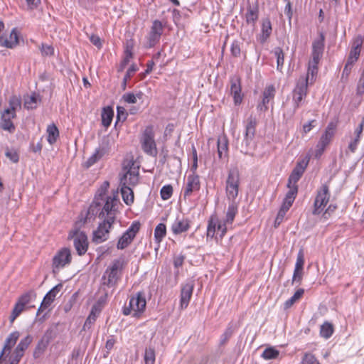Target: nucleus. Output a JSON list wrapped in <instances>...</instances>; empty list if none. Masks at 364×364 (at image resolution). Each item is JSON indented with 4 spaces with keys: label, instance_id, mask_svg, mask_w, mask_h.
I'll return each mask as SVG.
<instances>
[{
    "label": "nucleus",
    "instance_id": "nucleus-1",
    "mask_svg": "<svg viewBox=\"0 0 364 364\" xmlns=\"http://www.w3.org/2000/svg\"><path fill=\"white\" fill-rule=\"evenodd\" d=\"M118 200L114 198H109L105 203L100 213V218L103 221L100 223L96 230L93 232L92 241L97 244L103 242L109 238V230L114 223L117 214Z\"/></svg>",
    "mask_w": 364,
    "mask_h": 364
},
{
    "label": "nucleus",
    "instance_id": "nucleus-2",
    "mask_svg": "<svg viewBox=\"0 0 364 364\" xmlns=\"http://www.w3.org/2000/svg\"><path fill=\"white\" fill-rule=\"evenodd\" d=\"M125 266L124 258L114 259L109 266L102 277V286L109 288L114 287L120 278L123 268Z\"/></svg>",
    "mask_w": 364,
    "mask_h": 364
},
{
    "label": "nucleus",
    "instance_id": "nucleus-3",
    "mask_svg": "<svg viewBox=\"0 0 364 364\" xmlns=\"http://www.w3.org/2000/svg\"><path fill=\"white\" fill-rule=\"evenodd\" d=\"M155 134L153 126H147L140 136V143L142 150L147 155L156 156L158 150L154 139Z\"/></svg>",
    "mask_w": 364,
    "mask_h": 364
},
{
    "label": "nucleus",
    "instance_id": "nucleus-4",
    "mask_svg": "<svg viewBox=\"0 0 364 364\" xmlns=\"http://www.w3.org/2000/svg\"><path fill=\"white\" fill-rule=\"evenodd\" d=\"M240 172L237 167L230 168L226 180V196L229 200H235L239 193Z\"/></svg>",
    "mask_w": 364,
    "mask_h": 364
},
{
    "label": "nucleus",
    "instance_id": "nucleus-5",
    "mask_svg": "<svg viewBox=\"0 0 364 364\" xmlns=\"http://www.w3.org/2000/svg\"><path fill=\"white\" fill-rule=\"evenodd\" d=\"M146 304L144 293L141 291L137 292L135 296L130 299L129 306L124 307L123 314L125 316H128L133 311V316L138 317L139 313L145 310Z\"/></svg>",
    "mask_w": 364,
    "mask_h": 364
},
{
    "label": "nucleus",
    "instance_id": "nucleus-6",
    "mask_svg": "<svg viewBox=\"0 0 364 364\" xmlns=\"http://www.w3.org/2000/svg\"><path fill=\"white\" fill-rule=\"evenodd\" d=\"M308 93V77H300L292 91L294 113L301 105Z\"/></svg>",
    "mask_w": 364,
    "mask_h": 364
},
{
    "label": "nucleus",
    "instance_id": "nucleus-7",
    "mask_svg": "<svg viewBox=\"0 0 364 364\" xmlns=\"http://www.w3.org/2000/svg\"><path fill=\"white\" fill-rule=\"evenodd\" d=\"M329 198V187L327 184H323L321 188L318 190L314 200V208L312 210L313 215H316L321 213L324 208L328 204Z\"/></svg>",
    "mask_w": 364,
    "mask_h": 364
},
{
    "label": "nucleus",
    "instance_id": "nucleus-8",
    "mask_svg": "<svg viewBox=\"0 0 364 364\" xmlns=\"http://www.w3.org/2000/svg\"><path fill=\"white\" fill-rule=\"evenodd\" d=\"M336 126L333 122H330L325 129L324 133L321 135L315 150V157L319 158L323 154L326 146L333 139Z\"/></svg>",
    "mask_w": 364,
    "mask_h": 364
},
{
    "label": "nucleus",
    "instance_id": "nucleus-9",
    "mask_svg": "<svg viewBox=\"0 0 364 364\" xmlns=\"http://www.w3.org/2000/svg\"><path fill=\"white\" fill-rule=\"evenodd\" d=\"M140 228L141 223L139 221L133 222L131 226L119 239L117 244V248L118 250H124L128 247L136 237V235L139 231Z\"/></svg>",
    "mask_w": 364,
    "mask_h": 364
},
{
    "label": "nucleus",
    "instance_id": "nucleus-10",
    "mask_svg": "<svg viewBox=\"0 0 364 364\" xmlns=\"http://www.w3.org/2000/svg\"><path fill=\"white\" fill-rule=\"evenodd\" d=\"M257 124V120L252 115L250 116L247 119L244 139L242 141L240 144L241 151L246 152L247 147L253 141L255 135Z\"/></svg>",
    "mask_w": 364,
    "mask_h": 364
},
{
    "label": "nucleus",
    "instance_id": "nucleus-11",
    "mask_svg": "<svg viewBox=\"0 0 364 364\" xmlns=\"http://www.w3.org/2000/svg\"><path fill=\"white\" fill-rule=\"evenodd\" d=\"M68 239H73L75 248L79 255H83L87 250V237L84 232L78 230H71Z\"/></svg>",
    "mask_w": 364,
    "mask_h": 364
},
{
    "label": "nucleus",
    "instance_id": "nucleus-12",
    "mask_svg": "<svg viewBox=\"0 0 364 364\" xmlns=\"http://www.w3.org/2000/svg\"><path fill=\"white\" fill-rule=\"evenodd\" d=\"M117 197L118 192L117 191L116 193H113V196L107 197L106 200H107V199L109 198H114L119 201ZM106 202L107 201L100 200V198L98 197H95L93 202L90 205L87 211L86 216L84 219L83 223H85L87 220L90 221L91 219H95L97 215H98V217L100 218V213Z\"/></svg>",
    "mask_w": 364,
    "mask_h": 364
},
{
    "label": "nucleus",
    "instance_id": "nucleus-13",
    "mask_svg": "<svg viewBox=\"0 0 364 364\" xmlns=\"http://www.w3.org/2000/svg\"><path fill=\"white\" fill-rule=\"evenodd\" d=\"M72 256L70 249L67 247L59 250L53 259V272L55 269H59L71 262Z\"/></svg>",
    "mask_w": 364,
    "mask_h": 364
},
{
    "label": "nucleus",
    "instance_id": "nucleus-14",
    "mask_svg": "<svg viewBox=\"0 0 364 364\" xmlns=\"http://www.w3.org/2000/svg\"><path fill=\"white\" fill-rule=\"evenodd\" d=\"M53 330L52 329H48L41 340L38 342L33 353V355L34 358H38L46 350L49 343L53 339Z\"/></svg>",
    "mask_w": 364,
    "mask_h": 364
},
{
    "label": "nucleus",
    "instance_id": "nucleus-15",
    "mask_svg": "<svg viewBox=\"0 0 364 364\" xmlns=\"http://www.w3.org/2000/svg\"><path fill=\"white\" fill-rule=\"evenodd\" d=\"M194 288V282L188 281L181 287L180 307L181 309H186L188 306Z\"/></svg>",
    "mask_w": 364,
    "mask_h": 364
},
{
    "label": "nucleus",
    "instance_id": "nucleus-16",
    "mask_svg": "<svg viewBox=\"0 0 364 364\" xmlns=\"http://www.w3.org/2000/svg\"><path fill=\"white\" fill-rule=\"evenodd\" d=\"M241 80L238 76H233L230 78V92L233 97L235 105H240L242 100L241 94Z\"/></svg>",
    "mask_w": 364,
    "mask_h": 364
},
{
    "label": "nucleus",
    "instance_id": "nucleus-17",
    "mask_svg": "<svg viewBox=\"0 0 364 364\" xmlns=\"http://www.w3.org/2000/svg\"><path fill=\"white\" fill-rule=\"evenodd\" d=\"M63 285L61 284H58L55 286L53 289H51L44 296L40 307L38 309V314L48 308L50 305L53 302L56 295L61 290Z\"/></svg>",
    "mask_w": 364,
    "mask_h": 364
},
{
    "label": "nucleus",
    "instance_id": "nucleus-18",
    "mask_svg": "<svg viewBox=\"0 0 364 364\" xmlns=\"http://www.w3.org/2000/svg\"><path fill=\"white\" fill-rule=\"evenodd\" d=\"M16 117V113H11L9 110H4L1 114V127L10 133L14 132L16 127L11 119Z\"/></svg>",
    "mask_w": 364,
    "mask_h": 364
},
{
    "label": "nucleus",
    "instance_id": "nucleus-19",
    "mask_svg": "<svg viewBox=\"0 0 364 364\" xmlns=\"http://www.w3.org/2000/svg\"><path fill=\"white\" fill-rule=\"evenodd\" d=\"M139 182V171L135 168H130L124 173L120 178V185L129 186H136Z\"/></svg>",
    "mask_w": 364,
    "mask_h": 364
},
{
    "label": "nucleus",
    "instance_id": "nucleus-20",
    "mask_svg": "<svg viewBox=\"0 0 364 364\" xmlns=\"http://www.w3.org/2000/svg\"><path fill=\"white\" fill-rule=\"evenodd\" d=\"M200 184L198 175L190 174L187 177V183L184 190V197L190 196L193 192L200 189Z\"/></svg>",
    "mask_w": 364,
    "mask_h": 364
},
{
    "label": "nucleus",
    "instance_id": "nucleus-21",
    "mask_svg": "<svg viewBox=\"0 0 364 364\" xmlns=\"http://www.w3.org/2000/svg\"><path fill=\"white\" fill-rule=\"evenodd\" d=\"M20 336V333L18 331H14L9 335L6 338L4 348L1 352V356L7 357L11 350L13 346L16 343L18 338Z\"/></svg>",
    "mask_w": 364,
    "mask_h": 364
},
{
    "label": "nucleus",
    "instance_id": "nucleus-22",
    "mask_svg": "<svg viewBox=\"0 0 364 364\" xmlns=\"http://www.w3.org/2000/svg\"><path fill=\"white\" fill-rule=\"evenodd\" d=\"M259 6L257 3L254 5H248L247 7V12L245 14L246 23L255 27L259 18Z\"/></svg>",
    "mask_w": 364,
    "mask_h": 364
},
{
    "label": "nucleus",
    "instance_id": "nucleus-23",
    "mask_svg": "<svg viewBox=\"0 0 364 364\" xmlns=\"http://www.w3.org/2000/svg\"><path fill=\"white\" fill-rule=\"evenodd\" d=\"M275 95V88L273 85H268L263 92V99L261 104L258 105L257 108L261 111L265 112L268 107L267 105L270 100L273 99Z\"/></svg>",
    "mask_w": 364,
    "mask_h": 364
},
{
    "label": "nucleus",
    "instance_id": "nucleus-24",
    "mask_svg": "<svg viewBox=\"0 0 364 364\" xmlns=\"http://www.w3.org/2000/svg\"><path fill=\"white\" fill-rule=\"evenodd\" d=\"M109 151V149L107 146H100L99 148L95 150V152L86 161V166L88 168L92 166L105 155L108 154Z\"/></svg>",
    "mask_w": 364,
    "mask_h": 364
},
{
    "label": "nucleus",
    "instance_id": "nucleus-25",
    "mask_svg": "<svg viewBox=\"0 0 364 364\" xmlns=\"http://www.w3.org/2000/svg\"><path fill=\"white\" fill-rule=\"evenodd\" d=\"M18 44V33L16 28H13L9 36V39H4L0 37V46L8 48H14Z\"/></svg>",
    "mask_w": 364,
    "mask_h": 364
},
{
    "label": "nucleus",
    "instance_id": "nucleus-26",
    "mask_svg": "<svg viewBox=\"0 0 364 364\" xmlns=\"http://www.w3.org/2000/svg\"><path fill=\"white\" fill-rule=\"evenodd\" d=\"M100 311L101 309L97 304H95L92 306L91 311L83 325V331L89 330L91 328L92 325L96 321Z\"/></svg>",
    "mask_w": 364,
    "mask_h": 364
},
{
    "label": "nucleus",
    "instance_id": "nucleus-27",
    "mask_svg": "<svg viewBox=\"0 0 364 364\" xmlns=\"http://www.w3.org/2000/svg\"><path fill=\"white\" fill-rule=\"evenodd\" d=\"M218 155L220 159L228 156V141L225 136H220L217 142Z\"/></svg>",
    "mask_w": 364,
    "mask_h": 364
},
{
    "label": "nucleus",
    "instance_id": "nucleus-28",
    "mask_svg": "<svg viewBox=\"0 0 364 364\" xmlns=\"http://www.w3.org/2000/svg\"><path fill=\"white\" fill-rule=\"evenodd\" d=\"M272 23L269 18H264L262 20L261 35L259 36V41L262 43L267 41L272 33Z\"/></svg>",
    "mask_w": 364,
    "mask_h": 364
},
{
    "label": "nucleus",
    "instance_id": "nucleus-29",
    "mask_svg": "<svg viewBox=\"0 0 364 364\" xmlns=\"http://www.w3.org/2000/svg\"><path fill=\"white\" fill-rule=\"evenodd\" d=\"M325 46V36L323 33H319V37L315 39L312 43L311 54L323 55Z\"/></svg>",
    "mask_w": 364,
    "mask_h": 364
},
{
    "label": "nucleus",
    "instance_id": "nucleus-30",
    "mask_svg": "<svg viewBox=\"0 0 364 364\" xmlns=\"http://www.w3.org/2000/svg\"><path fill=\"white\" fill-rule=\"evenodd\" d=\"M41 101V99L40 95L33 92L31 95L25 97L23 105L27 109H33L38 107V105Z\"/></svg>",
    "mask_w": 364,
    "mask_h": 364
},
{
    "label": "nucleus",
    "instance_id": "nucleus-31",
    "mask_svg": "<svg viewBox=\"0 0 364 364\" xmlns=\"http://www.w3.org/2000/svg\"><path fill=\"white\" fill-rule=\"evenodd\" d=\"M190 227L189 221L187 219H177L172 225L171 230L174 234H180L186 232Z\"/></svg>",
    "mask_w": 364,
    "mask_h": 364
},
{
    "label": "nucleus",
    "instance_id": "nucleus-32",
    "mask_svg": "<svg viewBox=\"0 0 364 364\" xmlns=\"http://www.w3.org/2000/svg\"><path fill=\"white\" fill-rule=\"evenodd\" d=\"M287 193L282 204L288 207H291L296 198L298 193V186L291 185Z\"/></svg>",
    "mask_w": 364,
    "mask_h": 364
},
{
    "label": "nucleus",
    "instance_id": "nucleus-33",
    "mask_svg": "<svg viewBox=\"0 0 364 364\" xmlns=\"http://www.w3.org/2000/svg\"><path fill=\"white\" fill-rule=\"evenodd\" d=\"M33 341V337L31 335L26 336L25 338L21 340L17 346L16 347L14 352L18 355L23 356L25 350L28 348L29 345Z\"/></svg>",
    "mask_w": 364,
    "mask_h": 364
},
{
    "label": "nucleus",
    "instance_id": "nucleus-34",
    "mask_svg": "<svg viewBox=\"0 0 364 364\" xmlns=\"http://www.w3.org/2000/svg\"><path fill=\"white\" fill-rule=\"evenodd\" d=\"M230 203H229L228 210L226 213V218H225V223L228 224H232L234 218L235 217V215L237 213V208L238 205L237 203L235 202V200H230Z\"/></svg>",
    "mask_w": 364,
    "mask_h": 364
},
{
    "label": "nucleus",
    "instance_id": "nucleus-35",
    "mask_svg": "<svg viewBox=\"0 0 364 364\" xmlns=\"http://www.w3.org/2000/svg\"><path fill=\"white\" fill-rule=\"evenodd\" d=\"M102 124L105 127H108L112 121L114 111L111 107H104L102 111Z\"/></svg>",
    "mask_w": 364,
    "mask_h": 364
},
{
    "label": "nucleus",
    "instance_id": "nucleus-36",
    "mask_svg": "<svg viewBox=\"0 0 364 364\" xmlns=\"http://www.w3.org/2000/svg\"><path fill=\"white\" fill-rule=\"evenodd\" d=\"M121 194L127 205H129L134 202V193L129 186L121 185Z\"/></svg>",
    "mask_w": 364,
    "mask_h": 364
},
{
    "label": "nucleus",
    "instance_id": "nucleus-37",
    "mask_svg": "<svg viewBox=\"0 0 364 364\" xmlns=\"http://www.w3.org/2000/svg\"><path fill=\"white\" fill-rule=\"evenodd\" d=\"M272 53L277 58V70L282 73V68L284 62V53L282 48L280 47L274 48Z\"/></svg>",
    "mask_w": 364,
    "mask_h": 364
},
{
    "label": "nucleus",
    "instance_id": "nucleus-38",
    "mask_svg": "<svg viewBox=\"0 0 364 364\" xmlns=\"http://www.w3.org/2000/svg\"><path fill=\"white\" fill-rule=\"evenodd\" d=\"M47 139L49 144L51 145L55 144L59 136V131L58 127L54 124L48 125L47 127Z\"/></svg>",
    "mask_w": 364,
    "mask_h": 364
},
{
    "label": "nucleus",
    "instance_id": "nucleus-39",
    "mask_svg": "<svg viewBox=\"0 0 364 364\" xmlns=\"http://www.w3.org/2000/svg\"><path fill=\"white\" fill-rule=\"evenodd\" d=\"M9 107L5 110H9L11 113H16L18 109L21 108V99L20 97L13 95L9 100Z\"/></svg>",
    "mask_w": 364,
    "mask_h": 364
},
{
    "label": "nucleus",
    "instance_id": "nucleus-40",
    "mask_svg": "<svg viewBox=\"0 0 364 364\" xmlns=\"http://www.w3.org/2000/svg\"><path fill=\"white\" fill-rule=\"evenodd\" d=\"M166 235V228L164 223H159L154 230V239L157 243H160Z\"/></svg>",
    "mask_w": 364,
    "mask_h": 364
},
{
    "label": "nucleus",
    "instance_id": "nucleus-41",
    "mask_svg": "<svg viewBox=\"0 0 364 364\" xmlns=\"http://www.w3.org/2000/svg\"><path fill=\"white\" fill-rule=\"evenodd\" d=\"M333 333V326L331 323L325 322L321 326L320 334L321 337L325 338H330Z\"/></svg>",
    "mask_w": 364,
    "mask_h": 364
},
{
    "label": "nucleus",
    "instance_id": "nucleus-42",
    "mask_svg": "<svg viewBox=\"0 0 364 364\" xmlns=\"http://www.w3.org/2000/svg\"><path fill=\"white\" fill-rule=\"evenodd\" d=\"M304 293V290L303 289H297L294 295L287 300L284 303V308L289 309L290 308L297 300L301 298Z\"/></svg>",
    "mask_w": 364,
    "mask_h": 364
},
{
    "label": "nucleus",
    "instance_id": "nucleus-43",
    "mask_svg": "<svg viewBox=\"0 0 364 364\" xmlns=\"http://www.w3.org/2000/svg\"><path fill=\"white\" fill-rule=\"evenodd\" d=\"M218 218L212 216L209 221L207 229V237H213L217 230Z\"/></svg>",
    "mask_w": 364,
    "mask_h": 364
},
{
    "label": "nucleus",
    "instance_id": "nucleus-44",
    "mask_svg": "<svg viewBox=\"0 0 364 364\" xmlns=\"http://www.w3.org/2000/svg\"><path fill=\"white\" fill-rule=\"evenodd\" d=\"M290 207L282 204V206L277 213L274 220V226L277 228L283 221L287 212L289 210Z\"/></svg>",
    "mask_w": 364,
    "mask_h": 364
},
{
    "label": "nucleus",
    "instance_id": "nucleus-45",
    "mask_svg": "<svg viewBox=\"0 0 364 364\" xmlns=\"http://www.w3.org/2000/svg\"><path fill=\"white\" fill-rule=\"evenodd\" d=\"M144 363L145 364H154L156 359L155 350L152 347H149L145 349L144 353Z\"/></svg>",
    "mask_w": 364,
    "mask_h": 364
},
{
    "label": "nucleus",
    "instance_id": "nucleus-46",
    "mask_svg": "<svg viewBox=\"0 0 364 364\" xmlns=\"http://www.w3.org/2000/svg\"><path fill=\"white\" fill-rule=\"evenodd\" d=\"M109 186V183L107 181H104L101 185L100 188L98 189L95 197L100 198V200L106 201V199L108 196H106V193Z\"/></svg>",
    "mask_w": 364,
    "mask_h": 364
},
{
    "label": "nucleus",
    "instance_id": "nucleus-47",
    "mask_svg": "<svg viewBox=\"0 0 364 364\" xmlns=\"http://www.w3.org/2000/svg\"><path fill=\"white\" fill-rule=\"evenodd\" d=\"M279 355V350H277V349H275L272 347H270V348H266L263 351L262 356L265 360H271V359L277 358Z\"/></svg>",
    "mask_w": 364,
    "mask_h": 364
},
{
    "label": "nucleus",
    "instance_id": "nucleus-48",
    "mask_svg": "<svg viewBox=\"0 0 364 364\" xmlns=\"http://www.w3.org/2000/svg\"><path fill=\"white\" fill-rule=\"evenodd\" d=\"M317 73L318 65L309 63L308 72L305 77H308V82L310 80V84L314 83Z\"/></svg>",
    "mask_w": 364,
    "mask_h": 364
},
{
    "label": "nucleus",
    "instance_id": "nucleus-49",
    "mask_svg": "<svg viewBox=\"0 0 364 364\" xmlns=\"http://www.w3.org/2000/svg\"><path fill=\"white\" fill-rule=\"evenodd\" d=\"M32 296H36V294L33 291L26 292L18 298L17 302L25 307L26 304H29Z\"/></svg>",
    "mask_w": 364,
    "mask_h": 364
},
{
    "label": "nucleus",
    "instance_id": "nucleus-50",
    "mask_svg": "<svg viewBox=\"0 0 364 364\" xmlns=\"http://www.w3.org/2000/svg\"><path fill=\"white\" fill-rule=\"evenodd\" d=\"M301 364H321L316 358L311 353H305L301 359Z\"/></svg>",
    "mask_w": 364,
    "mask_h": 364
},
{
    "label": "nucleus",
    "instance_id": "nucleus-51",
    "mask_svg": "<svg viewBox=\"0 0 364 364\" xmlns=\"http://www.w3.org/2000/svg\"><path fill=\"white\" fill-rule=\"evenodd\" d=\"M161 197L163 200H166L169 199L173 194V187L171 185L164 186L160 191Z\"/></svg>",
    "mask_w": 364,
    "mask_h": 364
},
{
    "label": "nucleus",
    "instance_id": "nucleus-52",
    "mask_svg": "<svg viewBox=\"0 0 364 364\" xmlns=\"http://www.w3.org/2000/svg\"><path fill=\"white\" fill-rule=\"evenodd\" d=\"M24 308L21 304L18 302L16 303L11 314L10 316V321L13 323L14 320L21 314V312L24 310Z\"/></svg>",
    "mask_w": 364,
    "mask_h": 364
},
{
    "label": "nucleus",
    "instance_id": "nucleus-53",
    "mask_svg": "<svg viewBox=\"0 0 364 364\" xmlns=\"http://www.w3.org/2000/svg\"><path fill=\"white\" fill-rule=\"evenodd\" d=\"M141 96H142L141 92H139L136 95H134L132 92H128V93H125L122 96V98L126 102L134 104V103L136 102V98L138 97V98L141 99Z\"/></svg>",
    "mask_w": 364,
    "mask_h": 364
},
{
    "label": "nucleus",
    "instance_id": "nucleus-54",
    "mask_svg": "<svg viewBox=\"0 0 364 364\" xmlns=\"http://www.w3.org/2000/svg\"><path fill=\"white\" fill-rule=\"evenodd\" d=\"M163 30L164 27L162 23L159 20L154 21L150 31L161 37L163 33Z\"/></svg>",
    "mask_w": 364,
    "mask_h": 364
},
{
    "label": "nucleus",
    "instance_id": "nucleus-55",
    "mask_svg": "<svg viewBox=\"0 0 364 364\" xmlns=\"http://www.w3.org/2000/svg\"><path fill=\"white\" fill-rule=\"evenodd\" d=\"M304 254L302 249H301L297 255L296 262L295 264V270H304Z\"/></svg>",
    "mask_w": 364,
    "mask_h": 364
},
{
    "label": "nucleus",
    "instance_id": "nucleus-56",
    "mask_svg": "<svg viewBox=\"0 0 364 364\" xmlns=\"http://www.w3.org/2000/svg\"><path fill=\"white\" fill-rule=\"evenodd\" d=\"M307 165L308 161H305L304 160L298 161L292 171L302 176L307 167Z\"/></svg>",
    "mask_w": 364,
    "mask_h": 364
},
{
    "label": "nucleus",
    "instance_id": "nucleus-57",
    "mask_svg": "<svg viewBox=\"0 0 364 364\" xmlns=\"http://www.w3.org/2000/svg\"><path fill=\"white\" fill-rule=\"evenodd\" d=\"M234 332V328L232 326H228L225 329L223 334L221 336L220 345H224L230 339Z\"/></svg>",
    "mask_w": 364,
    "mask_h": 364
},
{
    "label": "nucleus",
    "instance_id": "nucleus-58",
    "mask_svg": "<svg viewBox=\"0 0 364 364\" xmlns=\"http://www.w3.org/2000/svg\"><path fill=\"white\" fill-rule=\"evenodd\" d=\"M160 38H161L160 36H159L158 35L150 31L149 33V37H148V42H147L148 46L149 48L154 47L155 45H156L159 42Z\"/></svg>",
    "mask_w": 364,
    "mask_h": 364
},
{
    "label": "nucleus",
    "instance_id": "nucleus-59",
    "mask_svg": "<svg viewBox=\"0 0 364 364\" xmlns=\"http://www.w3.org/2000/svg\"><path fill=\"white\" fill-rule=\"evenodd\" d=\"M360 50L351 48L347 60L355 63L360 55Z\"/></svg>",
    "mask_w": 364,
    "mask_h": 364
},
{
    "label": "nucleus",
    "instance_id": "nucleus-60",
    "mask_svg": "<svg viewBox=\"0 0 364 364\" xmlns=\"http://www.w3.org/2000/svg\"><path fill=\"white\" fill-rule=\"evenodd\" d=\"M304 275V270H295L294 271L292 277V284H296L300 285L302 281Z\"/></svg>",
    "mask_w": 364,
    "mask_h": 364
},
{
    "label": "nucleus",
    "instance_id": "nucleus-61",
    "mask_svg": "<svg viewBox=\"0 0 364 364\" xmlns=\"http://www.w3.org/2000/svg\"><path fill=\"white\" fill-rule=\"evenodd\" d=\"M363 40V37L361 35L355 36L353 39L351 48L361 50Z\"/></svg>",
    "mask_w": 364,
    "mask_h": 364
},
{
    "label": "nucleus",
    "instance_id": "nucleus-62",
    "mask_svg": "<svg viewBox=\"0 0 364 364\" xmlns=\"http://www.w3.org/2000/svg\"><path fill=\"white\" fill-rule=\"evenodd\" d=\"M302 176L291 171L288 178L287 187H290L291 185L297 186L296 183L299 181Z\"/></svg>",
    "mask_w": 364,
    "mask_h": 364
},
{
    "label": "nucleus",
    "instance_id": "nucleus-63",
    "mask_svg": "<svg viewBox=\"0 0 364 364\" xmlns=\"http://www.w3.org/2000/svg\"><path fill=\"white\" fill-rule=\"evenodd\" d=\"M354 64V63L347 60L342 73V78H343L344 77L347 78L348 77Z\"/></svg>",
    "mask_w": 364,
    "mask_h": 364
},
{
    "label": "nucleus",
    "instance_id": "nucleus-64",
    "mask_svg": "<svg viewBox=\"0 0 364 364\" xmlns=\"http://www.w3.org/2000/svg\"><path fill=\"white\" fill-rule=\"evenodd\" d=\"M231 53L234 57H239L240 55V47L237 41H234L231 45Z\"/></svg>",
    "mask_w": 364,
    "mask_h": 364
}]
</instances>
